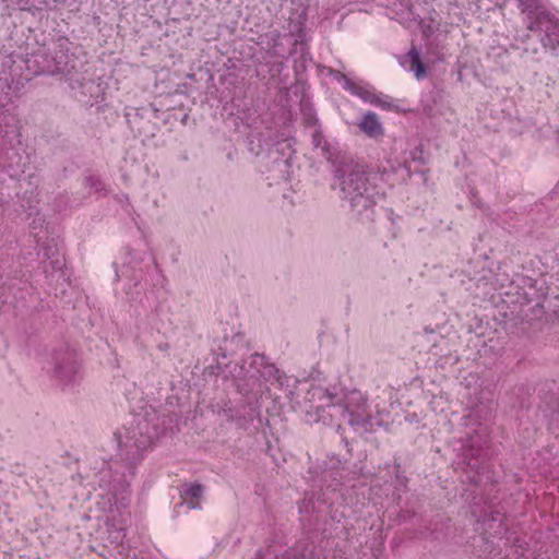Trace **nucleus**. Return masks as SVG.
<instances>
[{
    "label": "nucleus",
    "mask_w": 559,
    "mask_h": 559,
    "mask_svg": "<svg viewBox=\"0 0 559 559\" xmlns=\"http://www.w3.org/2000/svg\"><path fill=\"white\" fill-rule=\"evenodd\" d=\"M165 429V419L150 406L144 408L143 414H135L129 427L115 432L120 461L104 462L95 475L109 512L128 508L130 480L134 475L135 464L143 459L144 452Z\"/></svg>",
    "instance_id": "nucleus-1"
},
{
    "label": "nucleus",
    "mask_w": 559,
    "mask_h": 559,
    "mask_svg": "<svg viewBox=\"0 0 559 559\" xmlns=\"http://www.w3.org/2000/svg\"><path fill=\"white\" fill-rule=\"evenodd\" d=\"M306 401L309 403L306 420L310 424L335 425L341 436L343 424H347L357 435L371 432L380 424L367 396L359 390L331 391L312 385L307 391Z\"/></svg>",
    "instance_id": "nucleus-2"
},
{
    "label": "nucleus",
    "mask_w": 559,
    "mask_h": 559,
    "mask_svg": "<svg viewBox=\"0 0 559 559\" xmlns=\"http://www.w3.org/2000/svg\"><path fill=\"white\" fill-rule=\"evenodd\" d=\"M379 174L367 171L354 163L341 164L335 169L333 188L338 189L340 199L357 215L368 212L384 195Z\"/></svg>",
    "instance_id": "nucleus-3"
},
{
    "label": "nucleus",
    "mask_w": 559,
    "mask_h": 559,
    "mask_svg": "<svg viewBox=\"0 0 559 559\" xmlns=\"http://www.w3.org/2000/svg\"><path fill=\"white\" fill-rule=\"evenodd\" d=\"M235 379L247 380L249 391L255 394L269 390V385H276L286 390L289 394L294 393L298 380L292 376H287L265 360L260 354H251L241 365L236 364L231 369Z\"/></svg>",
    "instance_id": "nucleus-4"
},
{
    "label": "nucleus",
    "mask_w": 559,
    "mask_h": 559,
    "mask_svg": "<svg viewBox=\"0 0 559 559\" xmlns=\"http://www.w3.org/2000/svg\"><path fill=\"white\" fill-rule=\"evenodd\" d=\"M527 29L536 33L546 49L559 46V19L545 11L539 0H516Z\"/></svg>",
    "instance_id": "nucleus-5"
},
{
    "label": "nucleus",
    "mask_w": 559,
    "mask_h": 559,
    "mask_svg": "<svg viewBox=\"0 0 559 559\" xmlns=\"http://www.w3.org/2000/svg\"><path fill=\"white\" fill-rule=\"evenodd\" d=\"M333 78L341 84V86L349 92L352 95L360 98L364 103L379 107L381 109L390 110L395 107L394 100L389 95L378 93L373 86L364 82L355 81L340 71H331Z\"/></svg>",
    "instance_id": "nucleus-6"
},
{
    "label": "nucleus",
    "mask_w": 559,
    "mask_h": 559,
    "mask_svg": "<svg viewBox=\"0 0 559 559\" xmlns=\"http://www.w3.org/2000/svg\"><path fill=\"white\" fill-rule=\"evenodd\" d=\"M145 260L155 263L151 253H138L128 248L123 249L114 262L116 280H127L129 287L136 286L142 278V264Z\"/></svg>",
    "instance_id": "nucleus-7"
},
{
    "label": "nucleus",
    "mask_w": 559,
    "mask_h": 559,
    "mask_svg": "<svg viewBox=\"0 0 559 559\" xmlns=\"http://www.w3.org/2000/svg\"><path fill=\"white\" fill-rule=\"evenodd\" d=\"M52 373L53 378L61 385H72L80 379V365L76 356L69 349H60L53 352L51 355Z\"/></svg>",
    "instance_id": "nucleus-8"
},
{
    "label": "nucleus",
    "mask_w": 559,
    "mask_h": 559,
    "mask_svg": "<svg viewBox=\"0 0 559 559\" xmlns=\"http://www.w3.org/2000/svg\"><path fill=\"white\" fill-rule=\"evenodd\" d=\"M218 415L235 424L238 428L246 429L259 416V407L252 402L242 403L238 406H234L230 402H224Z\"/></svg>",
    "instance_id": "nucleus-9"
},
{
    "label": "nucleus",
    "mask_w": 559,
    "mask_h": 559,
    "mask_svg": "<svg viewBox=\"0 0 559 559\" xmlns=\"http://www.w3.org/2000/svg\"><path fill=\"white\" fill-rule=\"evenodd\" d=\"M312 550L305 548L286 549L284 545L274 543L269 545L264 550L259 551L258 559H311Z\"/></svg>",
    "instance_id": "nucleus-10"
},
{
    "label": "nucleus",
    "mask_w": 559,
    "mask_h": 559,
    "mask_svg": "<svg viewBox=\"0 0 559 559\" xmlns=\"http://www.w3.org/2000/svg\"><path fill=\"white\" fill-rule=\"evenodd\" d=\"M359 130L369 139L378 140L384 135V127L379 116L373 111H367L358 122Z\"/></svg>",
    "instance_id": "nucleus-11"
},
{
    "label": "nucleus",
    "mask_w": 559,
    "mask_h": 559,
    "mask_svg": "<svg viewBox=\"0 0 559 559\" xmlns=\"http://www.w3.org/2000/svg\"><path fill=\"white\" fill-rule=\"evenodd\" d=\"M43 265L45 273H58L62 272V267L64 266V257L59 251L57 246L47 245L43 247Z\"/></svg>",
    "instance_id": "nucleus-12"
},
{
    "label": "nucleus",
    "mask_w": 559,
    "mask_h": 559,
    "mask_svg": "<svg viewBox=\"0 0 559 559\" xmlns=\"http://www.w3.org/2000/svg\"><path fill=\"white\" fill-rule=\"evenodd\" d=\"M400 64L408 72H412L417 80H421L427 75V70L421 61L420 53L416 47L400 58Z\"/></svg>",
    "instance_id": "nucleus-13"
},
{
    "label": "nucleus",
    "mask_w": 559,
    "mask_h": 559,
    "mask_svg": "<svg viewBox=\"0 0 559 559\" xmlns=\"http://www.w3.org/2000/svg\"><path fill=\"white\" fill-rule=\"evenodd\" d=\"M204 487L200 484H186L181 487V507L188 510L201 509V499L203 497Z\"/></svg>",
    "instance_id": "nucleus-14"
},
{
    "label": "nucleus",
    "mask_w": 559,
    "mask_h": 559,
    "mask_svg": "<svg viewBox=\"0 0 559 559\" xmlns=\"http://www.w3.org/2000/svg\"><path fill=\"white\" fill-rule=\"evenodd\" d=\"M162 325L163 321L159 310H155L139 323L138 329L141 333H153L154 331L159 332Z\"/></svg>",
    "instance_id": "nucleus-15"
},
{
    "label": "nucleus",
    "mask_w": 559,
    "mask_h": 559,
    "mask_svg": "<svg viewBox=\"0 0 559 559\" xmlns=\"http://www.w3.org/2000/svg\"><path fill=\"white\" fill-rule=\"evenodd\" d=\"M85 186L90 191L98 192L104 189V183L96 176H90L85 179Z\"/></svg>",
    "instance_id": "nucleus-16"
},
{
    "label": "nucleus",
    "mask_w": 559,
    "mask_h": 559,
    "mask_svg": "<svg viewBox=\"0 0 559 559\" xmlns=\"http://www.w3.org/2000/svg\"><path fill=\"white\" fill-rule=\"evenodd\" d=\"M468 466L473 467V468H476L475 471V474L473 476L469 477V481L477 485L479 483H481L483 480V471H484V466H480L478 460L475 461L474 464H472L471 462L468 463Z\"/></svg>",
    "instance_id": "nucleus-17"
},
{
    "label": "nucleus",
    "mask_w": 559,
    "mask_h": 559,
    "mask_svg": "<svg viewBox=\"0 0 559 559\" xmlns=\"http://www.w3.org/2000/svg\"><path fill=\"white\" fill-rule=\"evenodd\" d=\"M316 510V503L313 501V495L308 496L304 498L301 504L299 506V512L300 513H309L311 511Z\"/></svg>",
    "instance_id": "nucleus-18"
},
{
    "label": "nucleus",
    "mask_w": 559,
    "mask_h": 559,
    "mask_svg": "<svg viewBox=\"0 0 559 559\" xmlns=\"http://www.w3.org/2000/svg\"><path fill=\"white\" fill-rule=\"evenodd\" d=\"M33 215H34V218H33L32 223L29 224L31 228L33 230H36L38 227L41 228V226L45 222L44 217L38 212H33V210H31L28 212V216L31 217Z\"/></svg>",
    "instance_id": "nucleus-19"
},
{
    "label": "nucleus",
    "mask_w": 559,
    "mask_h": 559,
    "mask_svg": "<svg viewBox=\"0 0 559 559\" xmlns=\"http://www.w3.org/2000/svg\"><path fill=\"white\" fill-rule=\"evenodd\" d=\"M157 349L163 353H167L169 350V344L166 342H162L157 345Z\"/></svg>",
    "instance_id": "nucleus-20"
},
{
    "label": "nucleus",
    "mask_w": 559,
    "mask_h": 559,
    "mask_svg": "<svg viewBox=\"0 0 559 559\" xmlns=\"http://www.w3.org/2000/svg\"><path fill=\"white\" fill-rule=\"evenodd\" d=\"M57 72H59V73H68V72H69V70H68V68H67V67H63V68H61V67H57Z\"/></svg>",
    "instance_id": "nucleus-21"
},
{
    "label": "nucleus",
    "mask_w": 559,
    "mask_h": 559,
    "mask_svg": "<svg viewBox=\"0 0 559 559\" xmlns=\"http://www.w3.org/2000/svg\"><path fill=\"white\" fill-rule=\"evenodd\" d=\"M425 333L426 334H430V335H435V331L432 329H428V328L425 329Z\"/></svg>",
    "instance_id": "nucleus-22"
},
{
    "label": "nucleus",
    "mask_w": 559,
    "mask_h": 559,
    "mask_svg": "<svg viewBox=\"0 0 559 559\" xmlns=\"http://www.w3.org/2000/svg\"><path fill=\"white\" fill-rule=\"evenodd\" d=\"M4 206V202L2 200H0V207L3 209Z\"/></svg>",
    "instance_id": "nucleus-23"
}]
</instances>
